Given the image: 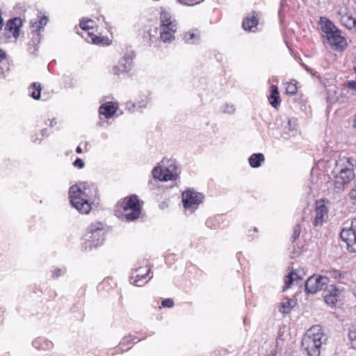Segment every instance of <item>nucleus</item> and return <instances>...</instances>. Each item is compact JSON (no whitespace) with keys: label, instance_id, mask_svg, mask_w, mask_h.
I'll use <instances>...</instances> for the list:
<instances>
[{"label":"nucleus","instance_id":"f03ea898","mask_svg":"<svg viewBox=\"0 0 356 356\" xmlns=\"http://www.w3.org/2000/svg\"><path fill=\"white\" fill-rule=\"evenodd\" d=\"M326 338L320 325H314L304 335L301 348L308 356H319L321 348Z\"/></svg>","mask_w":356,"mask_h":356},{"label":"nucleus","instance_id":"58836bf2","mask_svg":"<svg viewBox=\"0 0 356 356\" xmlns=\"http://www.w3.org/2000/svg\"><path fill=\"white\" fill-rule=\"evenodd\" d=\"M350 197L352 200H353L356 203V185L355 187L350 191L349 193Z\"/></svg>","mask_w":356,"mask_h":356},{"label":"nucleus","instance_id":"37998d69","mask_svg":"<svg viewBox=\"0 0 356 356\" xmlns=\"http://www.w3.org/2000/svg\"><path fill=\"white\" fill-rule=\"evenodd\" d=\"M76 152L78 154H81L82 152V149L80 146H78L76 149Z\"/></svg>","mask_w":356,"mask_h":356},{"label":"nucleus","instance_id":"ddd939ff","mask_svg":"<svg viewBox=\"0 0 356 356\" xmlns=\"http://www.w3.org/2000/svg\"><path fill=\"white\" fill-rule=\"evenodd\" d=\"M163 172V181H174L179 177L177 166L173 163H170L167 167H165Z\"/></svg>","mask_w":356,"mask_h":356},{"label":"nucleus","instance_id":"bb28decb","mask_svg":"<svg viewBox=\"0 0 356 356\" xmlns=\"http://www.w3.org/2000/svg\"><path fill=\"white\" fill-rule=\"evenodd\" d=\"M31 87L33 88V91L31 93V97L35 99H39L40 98L41 94V86L39 83H33L31 85Z\"/></svg>","mask_w":356,"mask_h":356},{"label":"nucleus","instance_id":"b1692460","mask_svg":"<svg viewBox=\"0 0 356 356\" xmlns=\"http://www.w3.org/2000/svg\"><path fill=\"white\" fill-rule=\"evenodd\" d=\"M347 184L344 182L340 177L337 175L334 176L333 181V190L336 193H341L344 191V188Z\"/></svg>","mask_w":356,"mask_h":356},{"label":"nucleus","instance_id":"6e6552de","mask_svg":"<svg viewBox=\"0 0 356 356\" xmlns=\"http://www.w3.org/2000/svg\"><path fill=\"white\" fill-rule=\"evenodd\" d=\"M204 198V195L193 189H188L182 193V202L184 208L189 209L193 205L200 204Z\"/></svg>","mask_w":356,"mask_h":356},{"label":"nucleus","instance_id":"423d86ee","mask_svg":"<svg viewBox=\"0 0 356 356\" xmlns=\"http://www.w3.org/2000/svg\"><path fill=\"white\" fill-rule=\"evenodd\" d=\"M329 278L326 276L314 275L310 276L305 282V291L307 293H315L329 283Z\"/></svg>","mask_w":356,"mask_h":356},{"label":"nucleus","instance_id":"6ab92c4d","mask_svg":"<svg viewBox=\"0 0 356 356\" xmlns=\"http://www.w3.org/2000/svg\"><path fill=\"white\" fill-rule=\"evenodd\" d=\"M341 22L343 26L349 29H354L356 31V18L353 17L348 13H345L341 15Z\"/></svg>","mask_w":356,"mask_h":356},{"label":"nucleus","instance_id":"09e8293b","mask_svg":"<svg viewBox=\"0 0 356 356\" xmlns=\"http://www.w3.org/2000/svg\"><path fill=\"white\" fill-rule=\"evenodd\" d=\"M179 2H183L184 0H178Z\"/></svg>","mask_w":356,"mask_h":356},{"label":"nucleus","instance_id":"4c0bfd02","mask_svg":"<svg viewBox=\"0 0 356 356\" xmlns=\"http://www.w3.org/2000/svg\"><path fill=\"white\" fill-rule=\"evenodd\" d=\"M347 88L354 90L356 92V81H350L346 83Z\"/></svg>","mask_w":356,"mask_h":356},{"label":"nucleus","instance_id":"a878e982","mask_svg":"<svg viewBox=\"0 0 356 356\" xmlns=\"http://www.w3.org/2000/svg\"><path fill=\"white\" fill-rule=\"evenodd\" d=\"M293 300H287L286 302H283L280 309V312L283 314H289L293 307L294 305H293Z\"/></svg>","mask_w":356,"mask_h":356},{"label":"nucleus","instance_id":"dca6fc26","mask_svg":"<svg viewBox=\"0 0 356 356\" xmlns=\"http://www.w3.org/2000/svg\"><path fill=\"white\" fill-rule=\"evenodd\" d=\"M131 59L132 57L129 56H125L120 63V66H115L113 68V73L115 74H118L119 72H126L128 71L131 66Z\"/></svg>","mask_w":356,"mask_h":356},{"label":"nucleus","instance_id":"1a4fd4ad","mask_svg":"<svg viewBox=\"0 0 356 356\" xmlns=\"http://www.w3.org/2000/svg\"><path fill=\"white\" fill-rule=\"evenodd\" d=\"M342 293V289L337 288L334 285H330L324 291V300L327 305L334 306L340 300Z\"/></svg>","mask_w":356,"mask_h":356},{"label":"nucleus","instance_id":"4be33fe9","mask_svg":"<svg viewBox=\"0 0 356 356\" xmlns=\"http://www.w3.org/2000/svg\"><path fill=\"white\" fill-rule=\"evenodd\" d=\"M22 22L20 18L15 17L10 19L7 24V27L10 31H13V35L16 37V33L19 34V29L22 26Z\"/></svg>","mask_w":356,"mask_h":356},{"label":"nucleus","instance_id":"49530a36","mask_svg":"<svg viewBox=\"0 0 356 356\" xmlns=\"http://www.w3.org/2000/svg\"><path fill=\"white\" fill-rule=\"evenodd\" d=\"M50 125H51V127L54 125V121H53V120L51 122Z\"/></svg>","mask_w":356,"mask_h":356},{"label":"nucleus","instance_id":"ea45409f","mask_svg":"<svg viewBox=\"0 0 356 356\" xmlns=\"http://www.w3.org/2000/svg\"><path fill=\"white\" fill-rule=\"evenodd\" d=\"M332 275L334 278H341L342 274L339 270H334L332 271Z\"/></svg>","mask_w":356,"mask_h":356},{"label":"nucleus","instance_id":"7ed1b4c3","mask_svg":"<svg viewBox=\"0 0 356 356\" xmlns=\"http://www.w3.org/2000/svg\"><path fill=\"white\" fill-rule=\"evenodd\" d=\"M319 24L327 42L335 50L341 51L346 47V41L340 31L325 17H321Z\"/></svg>","mask_w":356,"mask_h":356},{"label":"nucleus","instance_id":"a211bd4d","mask_svg":"<svg viewBox=\"0 0 356 356\" xmlns=\"http://www.w3.org/2000/svg\"><path fill=\"white\" fill-rule=\"evenodd\" d=\"M116 109L117 108L111 102H107L99 107V111L100 114L104 115L106 118H110L115 114Z\"/></svg>","mask_w":356,"mask_h":356},{"label":"nucleus","instance_id":"79ce46f5","mask_svg":"<svg viewBox=\"0 0 356 356\" xmlns=\"http://www.w3.org/2000/svg\"><path fill=\"white\" fill-rule=\"evenodd\" d=\"M60 275V269H56L54 270V276L56 277H59Z\"/></svg>","mask_w":356,"mask_h":356},{"label":"nucleus","instance_id":"9d476101","mask_svg":"<svg viewBox=\"0 0 356 356\" xmlns=\"http://www.w3.org/2000/svg\"><path fill=\"white\" fill-rule=\"evenodd\" d=\"M149 273L150 268L146 269L143 267L133 270L130 275L131 284L137 286H143L147 282V281H144V279L146 278Z\"/></svg>","mask_w":356,"mask_h":356},{"label":"nucleus","instance_id":"9b49d317","mask_svg":"<svg viewBox=\"0 0 356 356\" xmlns=\"http://www.w3.org/2000/svg\"><path fill=\"white\" fill-rule=\"evenodd\" d=\"M349 167L346 166L341 168L337 176L340 177L346 184H348L355 177V173L353 169V163L350 162V159H347Z\"/></svg>","mask_w":356,"mask_h":356},{"label":"nucleus","instance_id":"cd10ccee","mask_svg":"<svg viewBox=\"0 0 356 356\" xmlns=\"http://www.w3.org/2000/svg\"><path fill=\"white\" fill-rule=\"evenodd\" d=\"M163 168H162L160 166L155 167L152 170V175L154 178L158 179L161 181H163Z\"/></svg>","mask_w":356,"mask_h":356},{"label":"nucleus","instance_id":"f704fd0d","mask_svg":"<svg viewBox=\"0 0 356 356\" xmlns=\"http://www.w3.org/2000/svg\"><path fill=\"white\" fill-rule=\"evenodd\" d=\"M161 305L164 307L170 308L174 305V302H173L172 299L167 298V299L163 300L161 302Z\"/></svg>","mask_w":356,"mask_h":356},{"label":"nucleus","instance_id":"4468645a","mask_svg":"<svg viewBox=\"0 0 356 356\" xmlns=\"http://www.w3.org/2000/svg\"><path fill=\"white\" fill-rule=\"evenodd\" d=\"M304 274L302 270H296V271H292L288 274L285 280V286L284 287V291L286 289L289 288L291 284L295 280H302L303 279L302 275Z\"/></svg>","mask_w":356,"mask_h":356},{"label":"nucleus","instance_id":"39448f33","mask_svg":"<svg viewBox=\"0 0 356 356\" xmlns=\"http://www.w3.org/2000/svg\"><path fill=\"white\" fill-rule=\"evenodd\" d=\"M103 225L101 222L92 224L88 227L87 233L85 234V240L89 243L88 246L90 248H96L102 243L103 238L101 233Z\"/></svg>","mask_w":356,"mask_h":356},{"label":"nucleus","instance_id":"e433bc0d","mask_svg":"<svg viewBox=\"0 0 356 356\" xmlns=\"http://www.w3.org/2000/svg\"><path fill=\"white\" fill-rule=\"evenodd\" d=\"M73 165L79 168H83L84 167V162L82 159L77 158L73 163Z\"/></svg>","mask_w":356,"mask_h":356},{"label":"nucleus","instance_id":"0eeeda50","mask_svg":"<svg viewBox=\"0 0 356 356\" xmlns=\"http://www.w3.org/2000/svg\"><path fill=\"white\" fill-rule=\"evenodd\" d=\"M340 237L346 242L350 252H356V218L352 220L350 229H343Z\"/></svg>","mask_w":356,"mask_h":356},{"label":"nucleus","instance_id":"f8f14e48","mask_svg":"<svg viewBox=\"0 0 356 356\" xmlns=\"http://www.w3.org/2000/svg\"><path fill=\"white\" fill-rule=\"evenodd\" d=\"M160 19L161 27H165L172 31L177 29V24L175 20H172V16L168 11L161 9Z\"/></svg>","mask_w":356,"mask_h":356},{"label":"nucleus","instance_id":"2eb2a0df","mask_svg":"<svg viewBox=\"0 0 356 356\" xmlns=\"http://www.w3.org/2000/svg\"><path fill=\"white\" fill-rule=\"evenodd\" d=\"M316 216L314 220V225L315 227L322 225L323 223V218L327 213V207L324 204H321L316 207Z\"/></svg>","mask_w":356,"mask_h":356},{"label":"nucleus","instance_id":"de8ad7c7","mask_svg":"<svg viewBox=\"0 0 356 356\" xmlns=\"http://www.w3.org/2000/svg\"><path fill=\"white\" fill-rule=\"evenodd\" d=\"M254 232H257V229L256 227L254 228Z\"/></svg>","mask_w":356,"mask_h":356},{"label":"nucleus","instance_id":"c03bdc74","mask_svg":"<svg viewBox=\"0 0 356 356\" xmlns=\"http://www.w3.org/2000/svg\"><path fill=\"white\" fill-rule=\"evenodd\" d=\"M305 70H306L307 72H309V73H311V74H314L313 73V70H312V69L309 68L307 66H305Z\"/></svg>","mask_w":356,"mask_h":356},{"label":"nucleus","instance_id":"aec40b11","mask_svg":"<svg viewBox=\"0 0 356 356\" xmlns=\"http://www.w3.org/2000/svg\"><path fill=\"white\" fill-rule=\"evenodd\" d=\"M160 38L162 41H163L164 42H170L175 39L174 34L176 32L177 29H174V31H172L169 30L168 28L165 27H160Z\"/></svg>","mask_w":356,"mask_h":356},{"label":"nucleus","instance_id":"c85d7f7f","mask_svg":"<svg viewBox=\"0 0 356 356\" xmlns=\"http://www.w3.org/2000/svg\"><path fill=\"white\" fill-rule=\"evenodd\" d=\"M348 338L352 347L356 349V330H350L349 331Z\"/></svg>","mask_w":356,"mask_h":356},{"label":"nucleus","instance_id":"393cba45","mask_svg":"<svg viewBox=\"0 0 356 356\" xmlns=\"http://www.w3.org/2000/svg\"><path fill=\"white\" fill-rule=\"evenodd\" d=\"M48 22V18L46 16L40 17L38 19H35V21L31 20V27L34 29L33 31H38L41 28H42L44 26L47 24Z\"/></svg>","mask_w":356,"mask_h":356},{"label":"nucleus","instance_id":"7c9ffc66","mask_svg":"<svg viewBox=\"0 0 356 356\" xmlns=\"http://www.w3.org/2000/svg\"><path fill=\"white\" fill-rule=\"evenodd\" d=\"M287 126L286 127L290 131H293L296 129L297 122L296 119L286 118Z\"/></svg>","mask_w":356,"mask_h":356},{"label":"nucleus","instance_id":"a19ab883","mask_svg":"<svg viewBox=\"0 0 356 356\" xmlns=\"http://www.w3.org/2000/svg\"><path fill=\"white\" fill-rule=\"evenodd\" d=\"M195 36V35L194 33H186L184 36V39L186 41H189V40H192Z\"/></svg>","mask_w":356,"mask_h":356},{"label":"nucleus","instance_id":"412c9836","mask_svg":"<svg viewBox=\"0 0 356 356\" xmlns=\"http://www.w3.org/2000/svg\"><path fill=\"white\" fill-rule=\"evenodd\" d=\"M271 94L268 97L271 106L274 108H277V106L280 104V93L278 91V88L276 86H271Z\"/></svg>","mask_w":356,"mask_h":356},{"label":"nucleus","instance_id":"473e14b6","mask_svg":"<svg viewBox=\"0 0 356 356\" xmlns=\"http://www.w3.org/2000/svg\"><path fill=\"white\" fill-rule=\"evenodd\" d=\"M235 111V108L232 104H225L222 108V112L225 113L232 114Z\"/></svg>","mask_w":356,"mask_h":356},{"label":"nucleus","instance_id":"f257e3e1","mask_svg":"<svg viewBox=\"0 0 356 356\" xmlns=\"http://www.w3.org/2000/svg\"><path fill=\"white\" fill-rule=\"evenodd\" d=\"M97 195V188L86 182H81L70 188L69 197L72 207L82 213H88L91 209L89 200Z\"/></svg>","mask_w":356,"mask_h":356},{"label":"nucleus","instance_id":"a18cd8bd","mask_svg":"<svg viewBox=\"0 0 356 356\" xmlns=\"http://www.w3.org/2000/svg\"><path fill=\"white\" fill-rule=\"evenodd\" d=\"M353 127L356 129V116H355V118L353 120Z\"/></svg>","mask_w":356,"mask_h":356},{"label":"nucleus","instance_id":"2f4dec72","mask_svg":"<svg viewBox=\"0 0 356 356\" xmlns=\"http://www.w3.org/2000/svg\"><path fill=\"white\" fill-rule=\"evenodd\" d=\"M301 232V227L299 224L296 225L293 229V232L292 235L293 242H295L296 240L299 237Z\"/></svg>","mask_w":356,"mask_h":356},{"label":"nucleus","instance_id":"c9c22d12","mask_svg":"<svg viewBox=\"0 0 356 356\" xmlns=\"http://www.w3.org/2000/svg\"><path fill=\"white\" fill-rule=\"evenodd\" d=\"M104 40H105L104 38H102V37H99V36H95V35H93L92 37V43L96 44H102Z\"/></svg>","mask_w":356,"mask_h":356},{"label":"nucleus","instance_id":"f3484780","mask_svg":"<svg viewBox=\"0 0 356 356\" xmlns=\"http://www.w3.org/2000/svg\"><path fill=\"white\" fill-rule=\"evenodd\" d=\"M259 22V20L255 15V12L252 13L251 17H247L243 21L242 26L245 31H251L253 28H256Z\"/></svg>","mask_w":356,"mask_h":356},{"label":"nucleus","instance_id":"72a5a7b5","mask_svg":"<svg viewBox=\"0 0 356 356\" xmlns=\"http://www.w3.org/2000/svg\"><path fill=\"white\" fill-rule=\"evenodd\" d=\"M92 22V20L90 19H87L86 20L83 19L80 22L79 26L83 30H88L91 28V26L88 24Z\"/></svg>","mask_w":356,"mask_h":356},{"label":"nucleus","instance_id":"c756f323","mask_svg":"<svg viewBox=\"0 0 356 356\" xmlns=\"http://www.w3.org/2000/svg\"><path fill=\"white\" fill-rule=\"evenodd\" d=\"M297 92V87L295 83H289L286 87V93L293 95Z\"/></svg>","mask_w":356,"mask_h":356},{"label":"nucleus","instance_id":"20e7f679","mask_svg":"<svg viewBox=\"0 0 356 356\" xmlns=\"http://www.w3.org/2000/svg\"><path fill=\"white\" fill-rule=\"evenodd\" d=\"M121 206L127 211L124 216L127 220H134L140 216L141 213L140 206L136 195H131L128 198H125L122 202Z\"/></svg>","mask_w":356,"mask_h":356},{"label":"nucleus","instance_id":"5701e85b","mask_svg":"<svg viewBox=\"0 0 356 356\" xmlns=\"http://www.w3.org/2000/svg\"><path fill=\"white\" fill-rule=\"evenodd\" d=\"M248 161L252 168H258L261 165V163L264 161V156L261 153L253 154Z\"/></svg>","mask_w":356,"mask_h":356}]
</instances>
